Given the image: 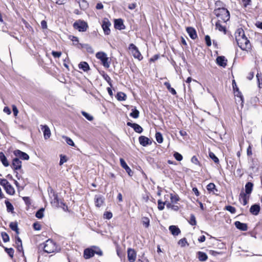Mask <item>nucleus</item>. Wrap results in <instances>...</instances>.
<instances>
[{
	"mask_svg": "<svg viewBox=\"0 0 262 262\" xmlns=\"http://www.w3.org/2000/svg\"><path fill=\"white\" fill-rule=\"evenodd\" d=\"M40 249H43L45 252L51 253L57 250V247L55 242L51 239L46 241L43 244L39 245Z\"/></svg>",
	"mask_w": 262,
	"mask_h": 262,
	"instance_id": "1",
	"label": "nucleus"
},
{
	"mask_svg": "<svg viewBox=\"0 0 262 262\" xmlns=\"http://www.w3.org/2000/svg\"><path fill=\"white\" fill-rule=\"evenodd\" d=\"M214 13L219 18V19L222 20L224 23L230 19V13L229 11L225 8H218L214 10Z\"/></svg>",
	"mask_w": 262,
	"mask_h": 262,
	"instance_id": "2",
	"label": "nucleus"
},
{
	"mask_svg": "<svg viewBox=\"0 0 262 262\" xmlns=\"http://www.w3.org/2000/svg\"><path fill=\"white\" fill-rule=\"evenodd\" d=\"M96 57L100 60L102 65L106 68H108L110 66V60L107 57L106 53L103 52H99L96 53Z\"/></svg>",
	"mask_w": 262,
	"mask_h": 262,
	"instance_id": "3",
	"label": "nucleus"
},
{
	"mask_svg": "<svg viewBox=\"0 0 262 262\" xmlns=\"http://www.w3.org/2000/svg\"><path fill=\"white\" fill-rule=\"evenodd\" d=\"M238 47L243 50H248L251 48L249 40L246 37L236 41Z\"/></svg>",
	"mask_w": 262,
	"mask_h": 262,
	"instance_id": "4",
	"label": "nucleus"
},
{
	"mask_svg": "<svg viewBox=\"0 0 262 262\" xmlns=\"http://www.w3.org/2000/svg\"><path fill=\"white\" fill-rule=\"evenodd\" d=\"M129 50L130 51L133 56L135 58H137V59H139V60H141L143 58V57L142 56V55H141L140 52H139V51L138 50V48L133 43L130 44V45L129 46Z\"/></svg>",
	"mask_w": 262,
	"mask_h": 262,
	"instance_id": "5",
	"label": "nucleus"
},
{
	"mask_svg": "<svg viewBox=\"0 0 262 262\" xmlns=\"http://www.w3.org/2000/svg\"><path fill=\"white\" fill-rule=\"evenodd\" d=\"M73 26L75 29L80 32H84L88 28L87 24L84 21L78 20L74 23Z\"/></svg>",
	"mask_w": 262,
	"mask_h": 262,
	"instance_id": "6",
	"label": "nucleus"
},
{
	"mask_svg": "<svg viewBox=\"0 0 262 262\" xmlns=\"http://www.w3.org/2000/svg\"><path fill=\"white\" fill-rule=\"evenodd\" d=\"M111 26V24L107 19H104L103 20L102 27L105 34L108 35L110 34L111 30L110 27Z\"/></svg>",
	"mask_w": 262,
	"mask_h": 262,
	"instance_id": "7",
	"label": "nucleus"
},
{
	"mask_svg": "<svg viewBox=\"0 0 262 262\" xmlns=\"http://www.w3.org/2000/svg\"><path fill=\"white\" fill-rule=\"evenodd\" d=\"M127 258L129 262H134L136 258V251L131 248L127 250Z\"/></svg>",
	"mask_w": 262,
	"mask_h": 262,
	"instance_id": "8",
	"label": "nucleus"
},
{
	"mask_svg": "<svg viewBox=\"0 0 262 262\" xmlns=\"http://www.w3.org/2000/svg\"><path fill=\"white\" fill-rule=\"evenodd\" d=\"M14 155L23 160H28L29 159V155L26 152H23L19 150H16L14 151Z\"/></svg>",
	"mask_w": 262,
	"mask_h": 262,
	"instance_id": "9",
	"label": "nucleus"
},
{
	"mask_svg": "<svg viewBox=\"0 0 262 262\" xmlns=\"http://www.w3.org/2000/svg\"><path fill=\"white\" fill-rule=\"evenodd\" d=\"M40 127H41V130L43 132V136H44L45 139H49L51 136V131H50L49 127L46 125H41Z\"/></svg>",
	"mask_w": 262,
	"mask_h": 262,
	"instance_id": "10",
	"label": "nucleus"
},
{
	"mask_svg": "<svg viewBox=\"0 0 262 262\" xmlns=\"http://www.w3.org/2000/svg\"><path fill=\"white\" fill-rule=\"evenodd\" d=\"M235 37L236 41H237L246 36H245L244 30L242 28H238L235 32Z\"/></svg>",
	"mask_w": 262,
	"mask_h": 262,
	"instance_id": "11",
	"label": "nucleus"
},
{
	"mask_svg": "<svg viewBox=\"0 0 262 262\" xmlns=\"http://www.w3.org/2000/svg\"><path fill=\"white\" fill-rule=\"evenodd\" d=\"M120 162L121 166L125 170L129 176H132L133 172L131 169L128 166L125 161L122 158H121L120 159Z\"/></svg>",
	"mask_w": 262,
	"mask_h": 262,
	"instance_id": "12",
	"label": "nucleus"
},
{
	"mask_svg": "<svg viewBox=\"0 0 262 262\" xmlns=\"http://www.w3.org/2000/svg\"><path fill=\"white\" fill-rule=\"evenodd\" d=\"M12 167L14 170H18L21 167V162L17 158H14L12 162Z\"/></svg>",
	"mask_w": 262,
	"mask_h": 262,
	"instance_id": "13",
	"label": "nucleus"
},
{
	"mask_svg": "<svg viewBox=\"0 0 262 262\" xmlns=\"http://www.w3.org/2000/svg\"><path fill=\"white\" fill-rule=\"evenodd\" d=\"M216 60L217 64L220 66L225 68L227 66V60L224 56H219L217 57Z\"/></svg>",
	"mask_w": 262,
	"mask_h": 262,
	"instance_id": "14",
	"label": "nucleus"
},
{
	"mask_svg": "<svg viewBox=\"0 0 262 262\" xmlns=\"http://www.w3.org/2000/svg\"><path fill=\"white\" fill-rule=\"evenodd\" d=\"M139 141L140 144L143 146H146L151 143V142L150 141V140L147 137L145 136L140 137L139 138Z\"/></svg>",
	"mask_w": 262,
	"mask_h": 262,
	"instance_id": "15",
	"label": "nucleus"
},
{
	"mask_svg": "<svg viewBox=\"0 0 262 262\" xmlns=\"http://www.w3.org/2000/svg\"><path fill=\"white\" fill-rule=\"evenodd\" d=\"M190 37L192 39H194L197 37L196 31L192 27H188L186 29Z\"/></svg>",
	"mask_w": 262,
	"mask_h": 262,
	"instance_id": "16",
	"label": "nucleus"
},
{
	"mask_svg": "<svg viewBox=\"0 0 262 262\" xmlns=\"http://www.w3.org/2000/svg\"><path fill=\"white\" fill-rule=\"evenodd\" d=\"M169 230L171 232V234L174 236L179 235L181 232L180 229L174 225L170 226L169 227Z\"/></svg>",
	"mask_w": 262,
	"mask_h": 262,
	"instance_id": "17",
	"label": "nucleus"
},
{
	"mask_svg": "<svg viewBox=\"0 0 262 262\" xmlns=\"http://www.w3.org/2000/svg\"><path fill=\"white\" fill-rule=\"evenodd\" d=\"M260 211V206L259 205L254 204L250 207V212L253 215H257Z\"/></svg>",
	"mask_w": 262,
	"mask_h": 262,
	"instance_id": "18",
	"label": "nucleus"
},
{
	"mask_svg": "<svg viewBox=\"0 0 262 262\" xmlns=\"http://www.w3.org/2000/svg\"><path fill=\"white\" fill-rule=\"evenodd\" d=\"M235 226L237 229L242 231H246L248 229L247 224L241 223L239 221H236L235 222Z\"/></svg>",
	"mask_w": 262,
	"mask_h": 262,
	"instance_id": "19",
	"label": "nucleus"
},
{
	"mask_svg": "<svg viewBox=\"0 0 262 262\" xmlns=\"http://www.w3.org/2000/svg\"><path fill=\"white\" fill-rule=\"evenodd\" d=\"M104 202V199L103 198L99 195H96L95 198V205L99 207L101 206Z\"/></svg>",
	"mask_w": 262,
	"mask_h": 262,
	"instance_id": "20",
	"label": "nucleus"
},
{
	"mask_svg": "<svg viewBox=\"0 0 262 262\" xmlns=\"http://www.w3.org/2000/svg\"><path fill=\"white\" fill-rule=\"evenodd\" d=\"M115 28L122 30L124 28V26L123 23V21L121 19H116L115 21Z\"/></svg>",
	"mask_w": 262,
	"mask_h": 262,
	"instance_id": "21",
	"label": "nucleus"
},
{
	"mask_svg": "<svg viewBox=\"0 0 262 262\" xmlns=\"http://www.w3.org/2000/svg\"><path fill=\"white\" fill-rule=\"evenodd\" d=\"M94 255L93 248L91 249H86L84 251V256L85 258L88 259Z\"/></svg>",
	"mask_w": 262,
	"mask_h": 262,
	"instance_id": "22",
	"label": "nucleus"
},
{
	"mask_svg": "<svg viewBox=\"0 0 262 262\" xmlns=\"http://www.w3.org/2000/svg\"><path fill=\"white\" fill-rule=\"evenodd\" d=\"M253 184L251 182H248L245 185V191L247 194H251L253 190Z\"/></svg>",
	"mask_w": 262,
	"mask_h": 262,
	"instance_id": "23",
	"label": "nucleus"
},
{
	"mask_svg": "<svg viewBox=\"0 0 262 262\" xmlns=\"http://www.w3.org/2000/svg\"><path fill=\"white\" fill-rule=\"evenodd\" d=\"M165 204L166 207L168 209H170L174 211H178L179 210V207L177 205L172 204L171 203L169 202L167 200L165 201Z\"/></svg>",
	"mask_w": 262,
	"mask_h": 262,
	"instance_id": "24",
	"label": "nucleus"
},
{
	"mask_svg": "<svg viewBox=\"0 0 262 262\" xmlns=\"http://www.w3.org/2000/svg\"><path fill=\"white\" fill-rule=\"evenodd\" d=\"M197 254L198 258L201 261H205L208 258L207 255L204 252L199 251L197 253Z\"/></svg>",
	"mask_w": 262,
	"mask_h": 262,
	"instance_id": "25",
	"label": "nucleus"
},
{
	"mask_svg": "<svg viewBox=\"0 0 262 262\" xmlns=\"http://www.w3.org/2000/svg\"><path fill=\"white\" fill-rule=\"evenodd\" d=\"M0 160L2 162V163H3V164L5 167H7L9 165V163L6 156H5V155L4 154V153L3 152H0Z\"/></svg>",
	"mask_w": 262,
	"mask_h": 262,
	"instance_id": "26",
	"label": "nucleus"
},
{
	"mask_svg": "<svg viewBox=\"0 0 262 262\" xmlns=\"http://www.w3.org/2000/svg\"><path fill=\"white\" fill-rule=\"evenodd\" d=\"M4 189L6 192L10 195H13L15 193L14 189L10 183Z\"/></svg>",
	"mask_w": 262,
	"mask_h": 262,
	"instance_id": "27",
	"label": "nucleus"
},
{
	"mask_svg": "<svg viewBox=\"0 0 262 262\" xmlns=\"http://www.w3.org/2000/svg\"><path fill=\"white\" fill-rule=\"evenodd\" d=\"M15 244L17 245V250L19 252H21L23 251V246H22V242L21 240L19 237H16V242Z\"/></svg>",
	"mask_w": 262,
	"mask_h": 262,
	"instance_id": "28",
	"label": "nucleus"
},
{
	"mask_svg": "<svg viewBox=\"0 0 262 262\" xmlns=\"http://www.w3.org/2000/svg\"><path fill=\"white\" fill-rule=\"evenodd\" d=\"M164 85L166 87V88L168 89V90L172 94V95H176L177 94V92L176 90L171 87L170 83L168 82H165L164 83Z\"/></svg>",
	"mask_w": 262,
	"mask_h": 262,
	"instance_id": "29",
	"label": "nucleus"
},
{
	"mask_svg": "<svg viewBox=\"0 0 262 262\" xmlns=\"http://www.w3.org/2000/svg\"><path fill=\"white\" fill-rule=\"evenodd\" d=\"M170 199L171 203H177L180 200V198L177 194L171 193L170 194Z\"/></svg>",
	"mask_w": 262,
	"mask_h": 262,
	"instance_id": "30",
	"label": "nucleus"
},
{
	"mask_svg": "<svg viewBox=\"0 0 262 262\" xmlns=\"http://www.w3.org/2000/svg\"><path fill=\"white\" fill-rule=\"evenodd\" d=\"M79 68L84 71L89 70V66L86 62H82L79 64Z\"/></svg>",
	"mask_w": 262,
	"mask_h": 262,
	"instance_id": "31",
	"label": "nucleus"
},
{
	"mask_svg": "<svg viewBox=\"0 0 262 262\" xmlns=\"http://www.w3.org/2000/svg\"><path fill=\"white\" fill-rule=\"evenodd\" d=\"M220 20L219 19L218 21L216 23V28L218 29L220 31L224 32V33L226 32V29L224 26H223L221 25L220 23Z\"/></svg>",
	"mask_w": 262,
	"mask_h": 262,
	"instance_id": "32",
	"label": "nucleus"
},
{
	"mask_svg": "<svg viewBox=\"0 0 262 262\" xmlns=\"http://www.w3.org/2000/svg\"><path fill=\"white\" fill-rule=\"evenodd\" d=\"M132 111L130 113V116L134 118H138L139 116V112L136 108L132 109Z\"/></svg>",
	"mask_w": 262,
	"mask_h": 262,
	"instance_id": "33",
	"label": "nucleus"
},
{
	"mask_svg": "<svg viewBox=\"0 0 262 262\" xmlns=\"http://www.w3.org/2000/svg\"><path fill=\"white\" fill-rule=\"evenodd\" d=\"M10 228L16 232V234H18L19 233L18 229L17 227V224L15 222H12L10 224Z\"/></svg>",
	"mask_w": 262,
	"mask_h": 262,
	"instance_id": "34",
	"label": "nucleus"
},
{
	"mask_svg": "<svg viewBox=\"0 0 262 262\" xmlns=\"http://www.w3.org/2000/svg\"><path fill=\"white\" fill-rule=\"evenodd\" d=\"M142 223L145 228H148L149 226V219L147 217L142 218Z\"/></svg>",
	"mask_w": 262,
	"mask_h": 262,
	"instance_id": "35",
	"label": "nucleus"
},
{
	"mask_svg": "<svg viewBox=\"0 0 262 262\" xmlns=\"http://www.w3.org/2000/svg\"><path fill=\"white\" fill-rule=\"evenodd\" d=\"M5 203L7 207V211L8 212H12L14 209L13 206L12 205V204L8 201H5Z\"/></svg>",
	"mask_w": 262,
	"mask_h": 262,
	"instance_id": "36",
	"label": "nucleus"
},
{
	"mask_svg": "<svg viewBox=\"0 0 262 262\" xmlns=\"http://www.w3.org/2000/svg\"><path fill=\"white\" fill-rule=\"evenodd\" d=\"M117 99L119 101L125 100L126 99V95L122 92H119L117 95Z\"/></svg>",
	"mask_w": 262,
	"mask_h": 262,
	"instance_id": "37",
	"label": "nucleus"
},
{
	"mask_svg": "<svg viewBox=\"0 0 262 262\" xmlns=\"http://www.w3.org/2000/svg\"><path fill=\"white\" fill-rule=\"evenodd\" d=\"M209 157L215 163H219V160L217 157L214 155V154L212 152H209Z\"/></svg>",
	"mask_w": 262,
	"mask_h": 262,
	"instance_id": "38",
	"label": "nucleus"
},
{
	"mask_svg": "<svg viewBox=\"0 0 262 262\" xmlns=\"http://www.w3.org/2000/svg\"><path fill=\"white\" fill-rule=\"evenodd\" d=\"M178 244L182 247H184L186 245H188L186 238H183L180 239L178 242Z\"/></svg>",
	"mask_w": 262,
	"mask_h": 262,
	"instance_id": "39",
	"label": "nucleus"
},
{
	"mask_svg": "<svg viewBox=\"0 0 262 262\" xmlns=\"http://www.w3.org/2000/svg\"><path fill=\"white\" fill-rule=\"evenodd\" d=\"M43 211L44 209L43 208L40 209L36 213L35 216L38 219H41L43 216Z\"/></svg>",
	"mask_w": 262,
	"mask_h": 262,
	"instance_id": "40",
	"label": "nucleus"
},
{
	"mask_svg": "<svg viewBox=\"0 0 262 262\" xmlns=\"http://www.w3.org/2000/svg\"><path fill=\"white\" fill-rule=\"evenodd\" d=\"M93 250L94 254H96L99 256L102 255L103 252L101 250V249H99V248L96 247H94L93 248Z\"/></svg>",
	"mask_w": 262,
	"mask_h": 262,
	"instance_id": "41",
	"label": "nucleus"
},
{
	"mask_svg": "<svg viewBox=\"0 0 262 262\" xmlns=\"http://www.w3.org/2000/svg\"><path fill=\"white\" fill-rule=\"evenodd\" d=\"M133 128L136 132L138 133H142V130H143L142 128L139 125H138V124H136V123H135L134 125Z\"/></svg>",
	"mask_w": 262,
	"mask_h": 262,
	"instance_id": "42",
	"label": "nucleus"
},
{
	"mask_svg": "<svg viewBox=\"0 0 262 262\" xmlns=\"http://www.w3.org/2000/svg\"><path fill=\"white\" fill-rule=\"evenodd\" d=\"M156 138L157 141L159 143H161L163 142V137L161 133L158 132L156 134Z\"/></svg>",
	"mask_w": 262,
	"mask_h": 262,
	"instance_id": "43",
	"label": "nucleus"
},
{
	"mask_svg": "<svg viewBox=\"0 0 262 262\" xmlns=\"http://www.w3.org/2000/svg\"><path fill=\"white\" fill-rule=\"evenodd\" d=\"M5 251L11 258L13 257L14 251L12 248H5Z\"/></svg>",
	"mask_w": 262,
	"mask_h": 262,
	"instance_id": "44",
	"label": "nucleus"
},
{
	"mask_svg": "<svg viewBox=\"0 0 262 262\" xmlns=\"http://www.w3.org/2000/svg\"><path fill=\"white\" fill-rule=\"evenodd\" d=\"M63 138L66 139V141L68 144L72 146H75V144L71 138L68 137H63Z\"/></svg>",
	"mask_w": 262,
	"mask_h": 262,
	"instance_id": "45",
	"label": "nucleus"
},
{
	"mask_svg": "<svg viewBox=\"0 0 262 262\" xmlns=\"http://www.w3.org/2000/svg\"><path fill=\"white\" fill-rule=\"evenodd\" d=\"M10 183L6 180L4 179H0V184L4 188L7 186Z\"/></svg>",
	"mask_w": 262,
	"mask_h": 262,
	"instance_id": "46",
	"label": "nucleus"
},
{
	"mask_svg": "<svg viewBox=\"0 0 262 262\" xmlns=\"http://www.w3.org/2000/svg\"><path fill=\"white\" fill-rule=\"evenodd\" d=\"M207 189L209 191L213 192V190L215 189V185L213 183H210L207 186Z\"/></svg>",
	"mask_w": 262,
	"mask_h": 262,
	"instance_id": "47",
	"label": "nucleus"
},
{
	"mask_svg": "<svg viewBox=\"0 0 262 262\" xmlns=\"http://www.w3.org/2000/svg\"><path fill=\"white\" fill-rule=\"evenodd\" d=\"M2 237L4 242H7L9 241V237L8 234L6 232L2 233Z\"/></svg>",
	"mask_w": 262,
	"mask_h": 262,
	"instance_id": "48",
	"label": "nucleus"
},
{
	"mask_svg": "<svg viewBox=\"0 0 262 262\" xmlns=\"http://www.w3.org/2000/svg\"><path fill=\"white\" fill-rule=\"evenodd\" d=\"M189 222L190 224H191V225H196V222L195 220V216L193 214L190 215V220H189Z\"/></svg>",
	"mask_w": 262,
	"mask_h": 262,
	"instance_id": "49",
	"label": "nucleus"
},
{
	"mask_svg": "<svg viewBox=\"0 0 262 262\" xmlns=\"http://www.w3.org/2000/svg\"><path fill=\"white\" fill-rule=\"evenodd\" d=\"M173 156L174 158L178 161H181L183 159L182 156L177 152H174Z\"/></svg>",
	"mask_w": 262,
	"mask_h": 262,
	"instance_id": "50",
	"label": "nucleus"
},
{
	"mask_svg": "<svg viewBox=\"0 0 262 262\" xmlns=\"http://www.w3.org/2000/svg\"><path fill=\"white\" fill-rule=\"evenodd\" d=\"M248 194L245 193L244 192H241L239 194V200L242 201H244L245 200H248L249 196H247Z\"/></svg>",
	"mask_w": 262,
	"mask_h": 262,
	"instance_id": "51",
	"label": "nucleus"
},
{
	"mask_svg": "<svg viewBox=\"0 0 262 262\" xmlns=\"http://www.w3.org/2000/svg\"><path fill=\"white\" fill-rule=\"evenodd\" d=\"M158 208L160 210H162L164 208V205H165V202H162L161 200L158 201Z\"/></svg>",
	"mask_w": 262,
	"mask_h": 262,
	"instance_id": "52",
	"label": "nucleus"
},
{
	"mask_svg": "<svg viewBox=\"0 0 262 262\" xmlns=\"http://www.w3.org/2000/svg\"><path fill=\"white\" fill-rule=\"evenodd\" d=\"M82 114L83 116H84L88 120L92 121L93 120V117L91 116L88 113L85 112H82Z\"/></svg>",
	"mask_w": 262,
	"mask_h": 262,
	"instance_id": "53",
	"label": "nucleus"
},
{
	"mask_svg": "<svg viewBox=\"0 0 262 262\" xmlns=\"http://www.w3.org/2000/svg\"><path fill=\"white\" fill-rule=\"evenodd\" d=\"M205 40L207 46L210 47L211 45V41L210 36L209 35H206Z\"/></svg>",
	"mask_w": 262,
	"mask_h": 262,
	"instance_id": "54",
	"label": "nucleus"
},
{
	"mask_svg": "<svg viewBox=\"0 0 262 262\" xmlns=\"http://www.w3.org/2000/svg\"><path fill=\"white\" fill-rule=\"evenodd\" d=\"M226 210L230 212L231 213H234L236 211V209L234 207L231 206H227L226 207Z\"/></svg>",
	"mask_w": 262,
	"mask_h": 262,
	"instance_id": "55",
	"label": "nucleus"
},
{
	"mask_svg": "<svg viewBox=\"0 0 262 262\" xmlns=\"http://www.w3.org/2000/svg\"><path fill=\"white\" fill-rule=\"evenodd\" d=\"M103 78L109 83L110 85H111V78L110 77L106 74H103L102 75Z\"/></svg>",
	"mask_w": 262,
	"mask_h": 262,
	"instance_id": "56",
	"label": "nucleus"
},
{
	"mask_svg": "<svg viewBox=\"0 0 262 262\" xmlns=\"http://www.w3.org/2000/svg\"><path fill=\"white\" fill-rule=\"evenodd\" d=\"M67 161V158L65 156H60V159L59 162V165H61Z\"/></svg>",
	"mask_w": 262,
	"mask_h": 262,
	"instance_id": "57",
	"label": "nucleus"
},
{
	"mask_svg": "<svg viewBox=\"0 0 262 262\" xmlns=\"http://www.w3.org/2000/svg\"><path fill=\"white\" fill-rule=\"evenodd\" d=\"M235 95L237 97H239L241 99L242 103L243 102L244 100H243V98L242 95L241 93L238 91V89H237L236 91L235 92Z\"/></svg>",
	"mask_w": 262,
	"mask_h": 262,
	"instance_id": "58",
	"label": "nucleus"
},
{
	"mask_svg": "<svg viewBox=\"0 0 262 262\" xmlns=\"http://www.w3.org/2000/svg\"><path fill=\"white\" fill-rule=\"evenodd\" d=\"M52 55L55 57V58H59L60 57L61 55V52H56V51H52Z\"/></svg>",
	"mask_w": 262,
	"mask_h": 262,
	"instance_id": "59",
	"label": "nucleus"
},
{
	"mask_svg": "<svg viewBox=\"0 0 262 262\" xmlns=\"http://www.w3.org/2000/svg\"><path fill=\"white\" fill-rule=\"evenodd\" d=\"M104 217L107 219H110L112 217V213L110 212H106L104 214Z\"/></svg>",
	"mask_w": 262,
	"mask_h": 262,
	"instance_id": "60",
	"label": "nucleus"
},
{
	"mask_svg": "<svg viewBox=\"0 0 262 262\" xmlns=\"http://www.w3.org/2000/svg\"><path fill=\"white\" fill-rule=\"evenodd\" d=\"M191 161L192 163L196 164V165H198L199 164V162L198 161V158L195 157V156H193L192 158H191Z\"/></svg>",
	"mask_w": 262,
	"mask_h": 262,
	"instance_id": "61",
	"label": "nucleus"
},
{
	"mask_svg": "<svg viewBox=\"0 0 262 262\" xmlns=\"http://www.w3.org/2000/svg\"><path fill=\"white\" fill-rule=\"evenodd\" d=\"M34 229L36 230H39L41 229L40 225L38 223H35L33 224Z\"/></svg>",
	"mask_w": 262,
	"mask_h": 262,
	"instance_id": "62",
	"label": "nucleus"
},
{
	"mask_svg": "<svg viewBox=\"0 0 262 262\" xmlns=\"http://www.w3.org/2000/svg\"><path fill=\"white\" fill-rule=\"evenodd\" d=\"M251 0H242V3L243 5L246 7L248 5L250 4Z\"/></svg>",
	"mask_w": 262,
	"mask_h": 262,
	"instance_id": "63",
	"label": "nucleus"
},
{
	"mask_svg": "<svg viewBox=\"0 0 262 262\" xmlns=\"http://www.w3.org/2000/svg\"><path fill=\"white\" fill-rule=\"evenodd\" d=\"M12 110H13L14 115L15 116H16L18 113V111L16 106L15 105H13L12 106Z\"/></svg>",
	"mask_w": 262,
	"mask_h": 262,
	"instance_id": "64",
	"label": "nucleus"
}]
</instances>
